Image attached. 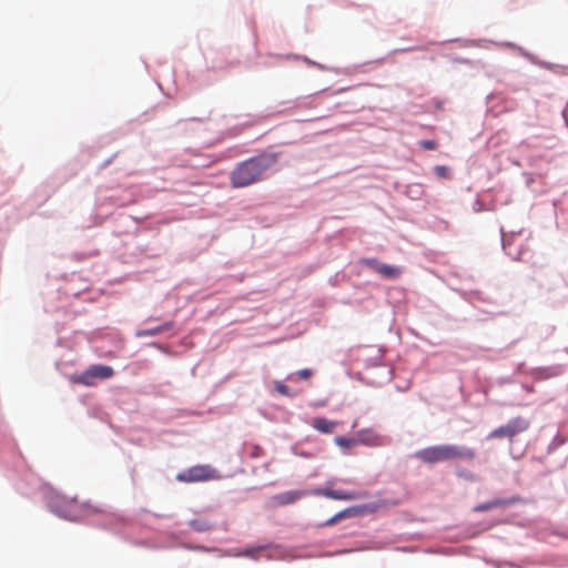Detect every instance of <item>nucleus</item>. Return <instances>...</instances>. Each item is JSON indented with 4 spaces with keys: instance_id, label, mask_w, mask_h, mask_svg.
Segmentation results:
<instances>
[{
    "instance_id": "1",
    "label": "nucleus",
    "mask_w": 568,
    "mask_h": 568,
    "mask_svg": "<svg viewBox=\"0 0 568 568\" xmlns=\"http://www.w3.org/2000/svg\"><path fill=\"white\" fill-rule=\"evenodd\" d=\"M334 480H328L324 487L312 490H288L274 495L271 500L274 506H286L296 503L301 498L313 495L326 497L334 500H356L365 497V494L357 491H345L333 489Z\"/></svg>"
},
{
    "instance_id": "2",
    "label": "nucleus",
    "mask_w": 568,
    "mask_h": 568,
    "mask_svg": "<svg viewBox=\"0 0 568 568\" xmlns=\"http://www.w3.org/2000/svg\"><path fill=\"white\" fill-rule=\"evenodd\" d=\"M276 162L273 154H263L240 163L231 173L233 187H245L260 180L262 174Z\"/></svg>"
},
{
    "instance_id": "3",
    "label": "nucleus",
    "mask_w": 568,
    "mask_h": 568,
    "mask_svg": "<svg viewBox=\"0 0 568 568\" xmlns=\"http://www.w3.org/2000/svg\"><path fill=\"white\" fill-rule=\"evenodd\" d=\"M414 457L425 464L433 465L453 459L473 460L476 457V453L471 448L445 444L417 450Z\"/></svg>"
},
{
    "instance_id": "4",
    "label": "nucleus",
    "mask_w": 568,
    "mask_h": 568,
    "mask_svg": "<svg viewBox=\"0 0 568 568\" xmlns=\"http://www.w3.org/2000/svg\"><path fill=\"white\" fill-rule=\"evenodd\" d=\"M530 427V422L521 416L510 419L506 425L499 426L491 430L487 438H508L513 440L517 435L526 432Z\"/></svg>"
},
{
    "instance_id": "5",
    "label": "nucleus",
    "mask_w": 568,
    "mask_h": 568,
    "mask_svg": "<svg viewBox=\"0 0 568 568\" xmlns=\"http://www.w3.org/2000/svg\"><path fill=\"white\" fill-rule=\"evenodd\" d=\"M114 375V371L108 365H91L80 375L73 376L72 381L77 384L93 386L97 379H108Z\"/></svg>"
},
{
    "instance_id": "6",
    "label": "nucleus",
    "mask_w": 568,
    "mask_h": 568,
    "mask_svg": "<svg viewBox=\"0 0 568 568\" xmlns=\"http://www.w3.org/2000/svg\"><path fill=\"white\" fill-rule=\"evenodd\" d=\"M216 478V471L209 465L193 466L176 475V479L183 483L205 481Z\"/></svg>"
},
{
    "instance_id": "7",
    "label": "nucleus",
    "mask_w": 568,
    "mask_h": 568,
    "mask_svg": "<svg viewBox=\"0 0 568 568\" xmlns=\"http://www.w3.org/2000/svg\"><path fill=\"white\" fill-rule=\"evenodd\" d=\"M356 437L358 444L369 447H378L385 444L384 437L373 428L359 429L356 432Z\"/></svg>"
},
{
    "instance_id": "8",
    "label": "nucleus",
    "mask_w": 568,
    "mask_h": 568,
    "mask_svg": "<svg viewBox=\"0 0 568 568\" xmlns=\"http://www.w3.org/2000/svg\"><path fill=\"white\" fill-rule=\"evenodd\" d=\"M518 500H519V498H516V497L508 498V499H501V498L494 499V500H490V501H487V503L476 506L475 511H488L494 508L513 505Z\"/></svg>"
},
{
    "instance_id": "9",
    "label": "nucleus",
    "mask_w": 568,
    "mask_h": 568,
    "mask_svg": "<svg viewBox=\"0 0 568 568\" xmlns=\"http://www.w3.org/2000/svg\"><path fill=\"white\" fill-rule=\"evenodd\" d=\"M336 425V422L329 420L324 417H315L312 420L313 428H315L317 432L322 434H332Z\"/></svg>"
},
{
    "instance_id": "10",
    "label": "nucleus",
    "mask_w": 568,
    "mask_h": 568,
    "mask_svg": "<svg viewBox=\"0 0 568 568\" xmlns=\"http://www.w3.org/2000/svg\"><path fill=\"white\" fill-rule=\"evenodd\" d=\"M357 514H358V508L357 507L346 508V509L335 514L329 519H327L322 526H333L336 523H338L339 520L353 517V516H355Z\"/></svg>"
},
{
    "instance_id": "11",
    "label": "nucleus",
    "mask_w": 568,
    "mask_h": 568,
    "mask_svg": "<svg viewBox=\"0 0 568 568\" xmlns=\"http://www.w3.org/2000/svg\"><path fill=\"white\" fill-rule=\"evenodd\" d=\"M172 326H173V324L171 322H166L163 325H160V326H156L153 328L138 331L135 335L138 337L154 336V335L161 334V333L172 328Z\"/></svg>"
},
{
    "instance_id": "12",
    "label": "nucleus",
    "mask_w": 568,
    "mask_h": 568,
    "mask_svg": "<svg viewBox=\"0 0 568 568\" xmlns=\"http://www.w3.org/2000/svg\"><path fill=\"white\" fill-rule=\"evenodd\" d=\"M335 444L341 448H352L358 444L357 437L354 438L337 436L335 437Z\"/></svg>"
},
{
    "instance_id": "13",
    "label": "nucleus",
    "mask_w": 568,
    "mask_h": 568,
    "mask_svg": "<svg viewBox=\"0 0 568 568\" xmlns=\"http://www.w3.org/2000/svg\"><path fill=\"white\" fill-rule=\"evenodd\" d=\"M378 273L386 277H397L400 274V270L390 265H381L377 268Z\"/></svg>"
},
{
    "instance_id": "14",
    "label": "nucleus",
    "mask_w": 568,
    "mask_h": 568,
    "mask_svg": "<svg viewBox=\"0 0 568 568\" xmlns=\"http://www.w3.org/2000/svg\"><path fill=\"white\" fill-rule=\"evenodd\" d=\"M191 527L196 531H205L212 528V525L205 520L194 519L191 521Z\"/></svg>"
},
{
    "instance_id": "15",
    "label": "nucleus",
    "mask_w": 568,
    "mask_h": 568,
    "mask_svg": "<svg viewBox=\"0 0 568 568\" xmlns=\"http://www.w3.org/2000/svg\"><path fill=\"white\" fill-rule=\"evenodd\" d=\"M434 172L440 179H449L450 178V171L445 165H436L434 168Z\"/></svg>"
},
{
    "instance_id": "16",
    "label": "nucleus",
    "mask_w": 568,
    "mask_h": 568,
    "mask_svg": "<svg viewBox=\"0 0 568 568\" xmlns=\"http://www.w3.org/2000/svg\"><path fill=\"white\" fill-rule=\"evenodd\" d=\"M274 387L280 394L284 396H293V394L290 392V388L281 382H275Z\"/></svg>"
},
{
    "instance_id": "17",
    "label": "nucleus",
    "mask_w": 568,
    "mask_h": 568,
    "mask_svg": "<svg viewBox=\"0 0 568 568\" xmlns=\"http://www.w3.org/2000/svg\"><path fill=\"white\" fill-rule=\"evenodd\" d=\"M300 378L306 379L312 375V371L304 368L297 372Z\"/></svg>"
},
{
    "instance_id": "18",
    "label": "nucleus",
    "mask_w": 568,
    "mask_h": 568,
    "mask_svg": "<svg viewBox=\"0 0 568 568\" xmlns=\"http://www.w3.org/2000/svg\"><path fill=\"white\" fill-rule=\"evenodd\" d=\"M262 547H257V548H250V549H246L242 555L246 556V557H254L255 552L261 550Z\"/></svg>"
},
{
    "instance_id": "19",
    "label": "nucleus",
    "mask_w": 568,
    "mask_h": 568,
    "mask_svg": "<svg viewBox=\"0 0 568 568\" xmlns=\"http://www.w3.org/2000/svg\"><path fill=\"white\" fill-rule=\"evenodd\" d=\"M425 149H428V150H434L436 144H430V143H427V144H424Z\"/></svg>"
}]
</instances>
